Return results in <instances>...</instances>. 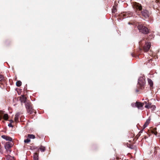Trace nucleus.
I'll return each mask as SVG.
<instances>
[{
	"mask_svg": "<svg viewBox=\"0 0 160 160\" xmlns=\"http://www.w3.org/2000/svg\"><path fill=\"white\" fill-rule=\"evenodd\" d=\"M133 8L137 9L136 12L139 11H141V14L145 18H149L150 15V13L146 9H142V5L141 4L135 2L133 4Z\"/></svg>",
	"mask_w": 160,
	"mask_h": 160,
	"instance_id": "nucleus-1",
	"label": "nucleus"
},
{
	"mask_svg": "<svg viewBox=\"0 0 160 160\" xmlns=\"http://www.w3.org/2000/svg\"><path fill=\"white\" fill-rule=\"evenodd\" d=\"M145 77L143 75H141L138 80V87H139V88L142 89L145 84Z\"/></svg>",
	"mask_w": 160,
	"mask_h": 160,
	"instance_id": "nucleus-2",
	"label": "nucleus"
},
{
	"mask_svg": "<svg viewBox=\"0 0 160 160\" xmlns=\"http://www.w3.org/2000/svg\"><path fill=\"white\" fill-rule=\"evenodd\" d=\"M138 28L139 32L142 33L146 34L149 32L148 29L147 28L139 23H138Z\"/></svg>",
	"mask_w": 160,
	"mask_h": 160,
	"instance_id": "nucleus-3",
	"label": "nucleus"
},
{
	"mask_svg": "<svg viewBox=\"0 0 160 160\" xmlns=\"http://www.w3.org/2000/svg\"><path fill=\"white\" fill-rule=\"evenodd\" d=\"M12 146V143L9 142H7L5 143L4 147L8 153H9L11 152V148Z\"/></svg>",
	"mask_w": 160,
	"mask_h": 160,
	"instance_id": "nucleus-4",
	"label": "nucleus"
},
{
	"mask_svg": "<svg viewBox=\"0 0 160 160\" xmlns=\"http://www.w3.org/2000/svg\"><path fill=\"white\" fill-rule=\"evenodd\" d=\"M151 46V44L150 42H146L143 47V50L145 52L148 51Z\"/></svg>",
	"mask_w": 160,
	"mask_h": 160,
	"instance_id": "nucleus-5",
	"label": "nucleus"
},
{
	"mask_svg": "<svg viewBox=\"0 0 160 160\" xmlns=\"http://www.w3.org/2000/svg\"><path fill=\"white\" fill-rule=\"evenodd\" d=\"M30 142V135L29 134H28V138L26 139H25L24 140V147L25 148L26 147V146L27 145V144L28 143Z\"/></svg>",
	"mask_w": 160,
	"mask_h": 160,
	"instance_id": "nucleus-6",
	"label": "nucleus"
},
{
	"mask_svg": "<svg viewBox=\"0 0 160 160\" xmlns=\"http://www.w3.org/2000/svg\"><path fill=\"white\" fill-rule=\"evenodd\" d=\"M144 105V103L139 102H137V106L138 109H142V107Z\"/></svg>",
	"mask_w": 160,
	"mask_h": 160,
	"instance_id": "nucleus-7",
	"label": "nucleus"
},
{
	"mask_svg": "<svg viewBox=\"0 0 160 160\" xmlns=\"http://www.w3.org/2000/svg\"><path fill=\"white\" fill-rule=\"evenodd\" d=\"M2 138L6 140L7 141H12V139L10 137H9L8 136H5L4 135H2L1 136Z\"/></svg>",
	"mask_w": 160,
	"mask_h": 160,
	"instance_id": "nucleus-8",
	"label": "nucleus"
},
{
	"mask_svg": "<svg viewBox=\"0 0 160 160\" xmlns=\"http://www.w3.org/2000/svg\"><path fill=\"white\" fill-rule=\"evenodd\" d=\"M150 120H151V119L150 117H149L147 120L146 122H145V123H144V125L143 126V129L145 128L146 127H147V126H148V125L149 124Z\"/></svg>",
	"mask_w": 160,
	"mask_h": 160,
	"instance_id": "nucleus-9",
	"label": "nucleus"
},
{
	"mask_svg": "<svg viewBox=\"0 0 160 160\" xmlns=\"http://www.w3.org/2000/svg\"><path fill=\"white\" fill-rule=\"evenodd\" d=\"M6 158L7 160H15L13 157L9 155L6 156Z\"/></svg>",
	"mask_w": 160,
	"mask_h": 160,
	"instance_id": "nucleus-10",
	"label": "nucleus"
},
{
	"mask_svg": "<svg viewBox=\"0 0 160 160\" xmlns=\"http://www.w3.org/2000/svg\"><path fill=\"white\" fill-rule=\"evenodd\" d=\"M20 100L22 103L26 101V98L24 96H22L20 97Z\"/></svg>",
	"mask_w": 160,
	"mask_h": 160,
	"instance_id": "nucleus-11",
	"label": "nucleus"
},
{
	"mask_svg": "<svg viewBox=\"0 0 160 160\" xmlns=\"http://www.w3.org/2000/svg\"><path fill=\"white\" fill-rule=\"evenodd\" d=\"M38 154L37 153H35L33 155V160H38Z\"/></svg>",
	"mask_w": 160,
	"mask_h": 160,
	"instance_id": "nucleus-12",
	"label": "nucleus"
},
{
	"mask_svg": "<svg viewBox=\"0 0 160 160\" xmlns=\"http://www.w3.org/2000/svg\"><path fill=\"white\" fill-rule=\"evenodd\" d=\"M19 117V113H16L15 115V117L14 118L15 121L16 122H17L18 120Z\"/></svg>",
	"mask_w": 160,
	"mask_h": 160,
	"instance_id": "nucleus-13",
	"label": "nucleus"
},
{
	"mask_svg": "<svg viewBox=\"0 0 160 160\" xmlns=\"http://www.w3.org/2000/svg\"><path fill=\"white\" fill-rule=\"evenodd\" d=\"M148 82L150 87L152 86L153 83L152 81L150 79H148Z\"/></svg>",
	"mask_w": 160,
	"mask_h": 160,
	"instance_id": "nucleus-14",
	"label": "nucleus"
},
{
	"mask_svg": "<svg viewBox=\"0 0 160 160\" xmlns=\"http://www.w3.org/2000/svg\"><path fill=\"white\" fill-rule=\"evenodd\" d=\"M39 149H40V150L42 152H44L45 151V148L44 147H42V146H41L39 148ZM36 150L37 151H38L39 150V148H36Z\"/></svg>",
	"mask_w": 160,
	"mask_h": 160,
	"instance_id": "nucleus-15",
	"label": "nucleus"
},
{
	"mask_svg": "<svg viewBox=\"0 0 160 160\" xmlns=\"http://www.w3.org/2000/svg\"><path fill=\"white\" fill-rule=\"evenodd\" d=\"M3 118L5 120H7L8 118V116L7 114H5L3 116Z\"/></svg>",
	"mask_w": 160,
	"mask_h": 160,
	"instance_id": "nucleus-16",
	"label": "nucleus"
},
{
	"mask_svg": "<svg viewBox=\"0 0 160 160\" xmlns=\"http://www.w3.org/2000/svg\"><path fill=\"white\" fill-rule=\"evenodd\" d=\"M146 105L145 106V108H151V104L150 103L147 104V102H145Z\"/></svg>",
	"mask_w": 160,
	"mask_h": 160,
	"instance_id": "nucleus-17",
	"label": "nucleus"
},
{
	"mask_svg": "<svg viewBox=\"0 0 160 160\" xmlns=\"http://www.w3.org/2000/svg\"><path fill=\"white\" fill-rule=\"evenodd\" d=\"M16 85L18 87H20L22 85V82L20 81H18L16 82Z\"/></svg>",
	"mask_w": 160,
	"mask_h": 160,
	"instance_id": "nucleus-18",
	"label": "nucleus"
},
{
	"mask_svg": "<svg viewBox=\"0 0 160 160\" xmlns=\"http://www.w3.org/2000/svg\"><path fill=\"white\" fill-rule=\"evenodd\" d=\"M26 107L27 109H28V112H29L30 111V105L29 104H26Z\"/></svg>",
	"mask_w": 160,
	"mask_h": 160,
	"instance_id": "nucleus-19",
	"label": "nucleus"
},
{
	"mask_svg": "<svg viewBox=\"0 0 160 160\" xmlns=\"http://www.w3.org/2000/svg\"><path fill=\"white\" fill-rule=\"evenodd\" d=\"M4 80L3 76L0 74V81L2 82Z\"/></svg>",
	"mask_w": 160,
	"mask_h": 160,
	"instance_id": "nucleus-20",
	"label": "nucleus"
},
{
	"mask_svg": "<svg viewBox=\"0 0 160 160\" xmlns=\"http://www.w3.org/2000/svg\"><path fill=\"white\" fill-rule=\"evenodd\" d=\"M3 114H4V112L3 111H0V120H1V119H2V115Z\"/></svg>",
	"mask_w": 160,
	"mask_h": 160,
	"instance_id": "nucleus-21",
	"label": "nucleus"
},
{
	"mask_svg": "<svg viewBox=\"0 0 160 160\" xmlns=\"http://www.w3.org/2000/svg\"><path fill=\"white\" fill-rule=\"evenodd\" d=\"M131 106L132 107H135L137 106V102L136 103H132L131 104Z\"/></svg>",
	"mask_w": 160,
	"mask_h": 160,
	"instance_id": "nucleus-22",
	"label": "nucleus"
},
{
	"mask_svg": "<svg viewBox=\"0 0 160 160\" xmlns=\"http://www.w3.org/2000/svg\"><path fill=\"white\" fill-rule=\"evenodd\" d=\"M35 138V136L32 134H31V139H34Z\"/></svg>",
	"mask_w": 160,
	"mask_h": 160,
	"instance_id": "nucleus-23",
	"label": "nucleus"
},
{
	"mask_svg": "<svg viewBox=\"0 0 160 160\" xmlns=\"http://www.w3.org/2000/svg\"><path fill=\"white\" fill-rule=\"evenodd\" d=\"M151 108H152L153 109H154L156 108V107L155 105H152L151 106Z\"/></svg>",
	"mask_w": 160,
	"mask_h": 160,
	"instance_id": "nucleus-24",
	"label": "nucleus"
},
{
	"mask_svg": "<svg viewBox=\"0 0 160 160\" xmlns=\"http://www.w3.org/2000/svg\"><path fill=\"white\" fill-rule=\"evenodd\" d=\"M116 11V9H114V7H113V9L112 10V12L113 13H115Z\"/></svg>",
	"mask_w": 160,
	"mask_h": 160,
	"instance_id": "nucleus-25",
	"label": "nucleus"
},
{
	"mask_svg": "<svg viewBox=\"0 0 160 160\" xmlns=\"http://www.w3.org/2000/svg\"><path fill=\"white\" fill-rule=\"evenodd\" d=\"M8 126H9L10 127H13L11 123L9 124L8 125Z\"/></svg>",
	"mask_w": 160,
	"mask_h": 160,
	"instance_id": "nucleus-26",
	"label": "nucleus"
},
{
	"mask_svg": "<svg viewBox=\"0 0 160 160\" xmlns=\"http://www.w3.org/2000/svg\"><path fill=\"white\" fill-rule=\"evenodd\" d=\"M153 133H154V135H157V132H154V131H153Z\"/></svg>",
	"mask_w": 160,
	"mask_h": 160,
	"instance_id": "nucleus-27",
	"label": "nucleus"
},
{
	"mask_svg": "<svg viewBox=\"0 0 160 160\" xmlns=\"http://www.w3.org/2000/svg\"><path fill=\"white\" fill-rule=\"evenodd\" d=\"M10 122H11L10 123H11L12 122H13V120H10Z\"/></svg>",
	"mask_w": 160,
	"mask_h": 160,
	"instance_id": "nucleus-28",
	"label": "nucleus"
},
{
	"mask_svg": "<svg viewBox=\"0 0 160 160\" xmlns=\"http://www.w3.org/2000/svg\"><path fill=\"white\" fill-rule=\"evenodd\" d=\"M32 112H31H31H30V113L31 114H32Z\"/></svg>",
	"mask_w": 160,
	"mask_h": 160,
	"instance_id": "nucleus-29",
	"label": "nucleus"
},
{
	"mask_svg": "<svg viewBox=\"0 0 160 160\" xmlns=\"http://www.w3.org/2000/svg\"><path fill=\"white\" fill-rule=\"evenodd\" d=\"M128 24H130V22H128Z\"/></svg>",
	"mask_w": 160,
	"mask_h": 160,
	"instance_id": "nucleus-30",
	"label": "nucleus"
},
{
	"mask_svg": "<svg viewBox=\"0 0 160 160\" xmlns=\"http://www.w3.org/2000/svg\"><path fill=\"white\" fill-rule=\"evenodd\" d=\"M30 149H32L31 148Z\"/></svg>",
	"mask_w": 160,
	"mask_h": 160,
	"instance_id": "nucleus-31",
	"label": "nucleus"
}]
</instances>
